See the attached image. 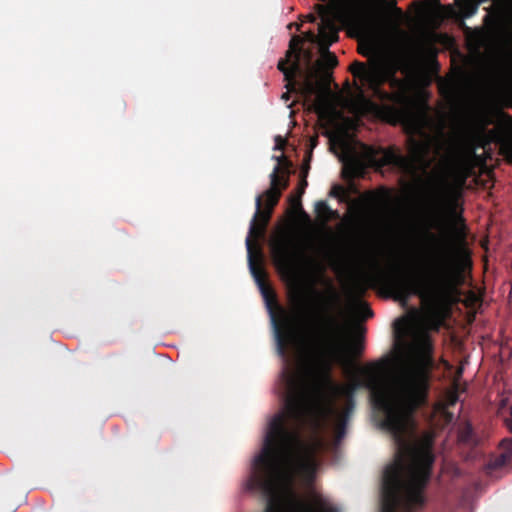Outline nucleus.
<instances>
[{
	"label": "nucleus",
	"mask_w": 512,
	"mask_h": 512,
	"mask_svg": "<svg viewBox=\"0 0 512 512\" xmlns=\"http://www.w3.org/2000/svg\"><path fill=\"white\" fill-rule=\"evenodd\" d=\"M511 462L509 456H506L504 453L492 458L486 465V473L490 476L493 475L494 472L504 468Z\"/></svg>",
	"instance_id": "9"
},
{
	"label": "nucleus",
	"mask_w": 512,
	"mask_h": 512,
	"mask_svg": "<svg viewBox=\"0 0 512 512\" xmlns=\"http://www.w3.org/2000/svg\"><path fill=\"white\" fill-rule=\"evenodd\" d=\"M501 154L512 163V134H506L500 138Z\"/></svg>",
	"instance_id": "10"
},
{
	"label": "nucleus",
	"mask_w": 512,
	"mask_h": 512,
	"mask_svg": "<svg viewBox=\"0 0 512 512\" xmlns=\"http://www.w3.org/2000/svg\"><path fill=\"white\" fill-rule=\"evenodd\" d=\"M350 71L380 102H373L359 87L354 103L357 112L373 111L389 124L411 125L423 130L427 114L418 109L409 95L407 81L396 76V69L393 66L374 62L367 67L365 63L355 61L351 64ZM421 132L423 139L409 137L408 157L402 155L394 146L383 148L367 144L362 145L361 156L371 167L380 169L393 166L418 180H421V175H428L436 159L444 165L456 162L459 145L453 137L446 135L443 130H439L435 135Z\"/></svg>",
	"instance_id": "1"
},
{
	"label": "nucleus",
	"mask_w": 512,
	"mask_h": 512,
	"mask_svg": "<svg viewBox=\"0 0 512 512\" xmlns=\"http://www.w3.org/2000/svg\"><path fill=\"white\" fill-rule=\"evenodd\" d=\"M472 434V429L470 426H467L465 430L461 433V440L468 442L470 440V436Z\"/></svg>",
	"instance_id": "19"
},
{
	"label": "nucleus",
	"mask_w": 512,
	"mask_h": 512,
	"mask_svg": "<svg viewBox=\"0 0 512 512\" xmlns=\"http://www.w3.org/2000/svg\"><path fill=\"white\" fill-rule=\"evenodd\" d=\"M429 189L423 200L424 211L433 223H439L443 219L447 209L451 206V197L448 186L440 181L437 184L431 181L427 182Z\"/></svg>",
	"instance_id": "5"
},
{
	"label": "nucleus",
	"mask_w": 512,
	"mask_h": 512,
	"mask_svg": "<svg viewBox=\"0 0 512 512\" xmlns=\"http://www.w3.org/2000/svg\"><path fill=\"white\" fill-rule=\"evenodd\" d=\"M294 304L296 305L297 309L300 311H303L304 308V297L302 295H297L293 299Z\"/></svg>",
	"instance_id": "17"
},
{
	"label": "nucleus",
	"mask_w": 512,
	"mask_h": 512,
	"mask_svg": "<svg viewBox=\"0 0 512 512\" xmlns=\"http://www.w3.org/2000/svg\"><path fill=\"white\" fill-rule=\"evenodd\" d=\"M299 42L297 37L290 40L286 58L281 59L277 65L286 82L285 88L287 91L282 95V98L289 100L290 93H296L304 99L310 110L322 115L324 101L320 95L319 71L314 67L304 70L300 63L301 49L298 47Z\"/></svg>",
	"instance_id": "4"
},
{
	"label": "nucleus",
	"mask_w": 512,
	"mask_h": 512,
	"mask_svg": "<svg viewBox=\"0 0 512 512\" xmlns=\"http://www.w3.org/2000/svg\"><path fill=\"white\" fill-rule=\"evenodd\" d=\"M502 448V453L512 460V438L503 439L500 444Z\"/></svg>",
	"instance_id": "14"
},
{
	"label": "nucleus",
	"mask_w": 512,
	"mask_h": 512,
	"mask_svg": "<svg viewBox=\"0 0 512 512\" xmlns=\"http://www.w3.org/2000/svg\"><path fill=\"white\" fill-rule=\"evenodd\" d=\"M315 212L320 218H323L326 221L337 214L330 209L329 205L325 201H319L316 203Z\"/></svg>",
	"instance_id": "12"
},
{
	"label": "nucleus",
	"mask_w": 512,
	"mask_h": 512,
	"mask_svg": "<svg viewBox=\"0 0 512 512\" xmlns=\"http://www.w3.org/2000/svg\"><path fill=\"white\" fill-rule=\"evenodd\" d=\"M316 19H317V16L312 13H310L306 16V20L311 23H314L316 21Z\"/></svg>",
	"instance_id": "22"
},
{
	"label": "nucleus",
	"mask_w": 512,
	"mask_h": 512,
	"mask_svg": "<svg viewBox=\"0 0 512 512\" xmlns=\"http://www.w3.org/2000/svg\"><path fill=\"white\" fill-rule=\"evenodd\" d=\"M428 235L436 244V253L424 279L416 280L399 270L385 274L384 278L397 300L407 302L411 296H418L434 314L441 315L458 300L465 274L450 242L433 233Z\"/></svg>",
	"instance_id": "2"
},
{
	"label": "nucleus",
	"mask_w": 512,
	"mask_h": 512,
	"mask_svg": "<svg viewBox=\"0 0 512 512\" xmlns=\"http://www.w3.org/2000/svg\"><path fill=\"white\" fill-rule=\"evenodd\" d=\"M505 424L510 432H512V405L509 408V415L505 417Z\"/></svg>",
	"instance_id": "20"
},
{
	"label": "nucleus",
	"mask_w": 512,
	"mask_h": 512,
	"mask_svg": "<svg viewBox=\"0 0 512 512\" xmlns=\"http://www.w3.org/2000/svg\"><path fill=\"white\" fill-rule=\"evenodd\" d=\"M277 309L279 310V317H276L273 312H271V316L278 354L285 357L294 337V321L286 310L279 306H277Z\"/></svg>",
	"instance_id": "6"
},
{
	"label": "nucleus",
	"mask_w": 512,
	"mask_h": 512,
	"mask_svg": "<svg viewBox=\"0 0 512 512\" xmlns=\"http://www.w3.org/2000/svg\"><path fill=\"white\" fill-rule=\"evenodd\" d=\"M479 4L473 0H464L459 8L464 18L472 17L478 10Z\"/></svg>",
	"instance_id": "11"
},
{
	"label": "nucleus",
	"mask_w": 512,
	"mask_h": 512,
	"mask_svg": "<svg viewBox=\"0 0 512 512\" xmlns=\"http://www.w3.org/2000/svg\"><path fill=\"white\" fill-rule=\"evenodd\" d=\"M286 140L284 138H282L281 136H277L275 138V149H278V150H284L285 146H286Z\"/></svg>",
	"instance_id": "16"
},
{
	"label": "nucleus",
	"mask_w": 512,
	"mask_h": 512,
	"mask_svg": "<svg viewBox=\"0 0 512 512\" xmlns=\"http://www.w3.org/2000/svg\"><path fill=\"white\" fill-rule=\"evenodd\" d=\"M362 306L364 307V313H365L364 316L366 318L371 317L373 315L372 310L365 303H363Z\"/></svg>",
	"instance_id": "21"
},
{
	"label": "nucleus",
	"mask_w": 512,
	"mask_h": 512,
	"mask_svg": "<svg viewBox=\"0 0 512 512\" xmlns=\"http://www.w3.org/2000/svg\"><path fill=\"white\" fill-rule=\"evenodd\" d=\"M308 169H309V165H307L306 168H304V167L302 168V174L304 175V179L301 181L300 187H299L300 196L304 193L305 187L307 186V181H306L305 177L307 175Z\"/></svg>",
	"instance_id": "15"
},
{
	"label": "nucleus",
	"mask_w": 512,
	"mask_h": 512,
	"mask_svg": "<svg viewBox=\"0 0 512 512\" xmlns=\"http://www.w3.org/2000/svg\"><path fill=\"white\" fill-rule=\"evenodd\" d=\"M272 254L275 261L282 266H289L294 259L295 252L291 238L282 236L272 244Z\"/></svg>",
	"instance_id": "7"
},
{
	"label": "nucleus",
	"mask_w": 512,
	"mask_h": 512,
	"mask_svg": "<svg viewBox=\"0 0 512 512\" xmlns=\"http://www.w3.org/2000/svg\"><path fill=\"white\" fill-rule=\"evenodd\" d=\"M504 404H505V400H502V406H501V409L503 408Z\"/></svg>",
	"instance_id": "24"
},
{
	"label": "nucleus",
	"mask_w": 512,
	"mask_h": 512,
	"mask_svg": "<svg viewBox=\"0 0 512 512\" xmlns=\"http://www.w3.org/2000/svg\"><path fill=\"white\" fill-rule=\"evenodd\" d=\"M299 41H301V39L296 36ZM301 42H299L298 44V47L301 49V53H300V57L302 56V54L304 55L305 59H306V68H304V70H309V68L311 67H314L316 69H318L319 71V82H320V91L322 90V82H321V70H322V66H323V62L324 64L332 69L334 68L337 64H338V60L336 58V56L334 54H332L331 52L327 51L325 53H323L322 55V59L321 60H318L316 62L315 65H312V54L310 51H304L302 48H301Z\"/></svg>",
	"instance_id": "8"
},
{
	"label": "nucleus",
	"mask_w": 512,
	"mask_h": 512,
	"mask_svg": "<svg viewBox=\"0 0 512 512\" xmlns=\"http://www.w3.org/2000/svg\"><path fill=\"white\" fill-rule=\"evenodd\" d=\"M265 277H266L265 271L263 270V278H262L261 284L256 279H255V281L259 285L261 292L267 301V304L270 305V298H272L274 305H277L273 292L266 285ZM269 309H272V306H269Z\"/></svg>",
	"instance_id": "13"
},
{
	"label": "nucleus",
	"mask_w": 512,
	"mask_h": 512,
	"mask_svg": "<svg viewBox=\"0 0 512 512\" xmlns=\"http://www.w3.org/2000/svg\"><path fill=\"white\" fill-rule=\"evenodd\" d=\"M317 143H318V136L316 135L313 138H311L310 145L312 148H314L317 145Z\"/></svg>",
	"instance_id": "23"
},
{
	"label": "nucleus",
	"mask_w": 512,
	"mask_h": 512,
	"mask_svg": "<svg viewBox=\"0 0 512 512\" xmlns=\"http://www.w3.org/2000/svg\"><path fill=\"white\" fill-rule=\"evenodd\" d=\"M301 196L299 195L298 197H291L290 199V203H291V206L294 208V209H299V210H302V206H301Z\"/></svg>",
	"instance_id": "18"
},
{
	"label": "nucleus",
	"mask_w": 512,
	"mask_h": 512,
	"mask_svg": "<svg viewBox=\"0 0 512 512\" xmlns=\"http://www.w3.org/2000/svg\"><path fill=\"white\" fill-rule=\"evenodd\" d=\"M278 163L270 174V188L255 199L256 211L250 222L249 233L246 238L248 263L250 271L260 284L263 278L262 254L258 246L265 233L266 227L272 215L273 208L277 205L281 191L288 187V178L280 174H288L292 163L283 154L276 157Z\"/></svg>",
	"instance_id": "3"
}]
</instances>
